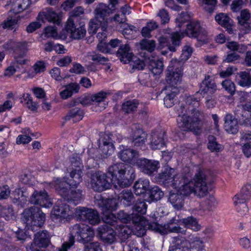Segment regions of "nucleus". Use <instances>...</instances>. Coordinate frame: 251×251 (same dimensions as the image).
<instances>
[{
    "instance_id": "obj_1",
    "label": "nucleus",
    "mask_w": 251,
    "mask_h": 251,
    "mask_svg": "<svg viewBox=\"0 0 251 251\" xmlns=\"http://www.w3.org/2000/svg\"><path fill=\"white\" fill-rule=\"evenodd\" d=\"M199 101L193 96L186 97V105L181 104L180 106L181 113L177 119L178 126L186 131H192L196 134L200 133L202 123L200 119V112L197 109L199 106Z\"/></svg>"
},
{
    "instance_id": "obj_2",
    "label": "nucleus",
    "mask_w": 251,
    "mask_h": 251,
    "mask_svg": "<svg viewBox=\"0 0 251 251\" xmlns=\"http://www.w3.org/2000/svg\"><path fill=\"white\" fill-rule=\"evenodd\" d=\"M107 174L113 184L122 188L129 186L132 182V176L134 177L133 169L123 163L114 164L108 168Z\"/></svg>"
},
{
    "instance_id": "obj_3",
    "label": "nucleus",
    "mask_w": 251,
    "mask_h": 251,
    "mask_svg": "<svg viewBox=\"0 0 251 251\" xmlns=\"http://www.w3.org/2000/svg\"><path fill=\"white\" fill-rule=\"evenodd\" d=\"M169 251H206L204 241L200 237L194 234L185 237H174L173 245Z\"/></svg>"
},
{
    "instance_id": "obj_4",
    "label": "nucleus",
    "mask_w": 251,
    "mask_h": 251,
    "mask_svg": "<svg viewBox=\"0 0 251 251\" xmlns=\"http://www.w3.org/2000/svg\"><path fill=\"white\" fill-rule=\"evenodd\" d=\"M45 214L36 206H32L25 209L22 219L27 226L41 227L45 221Z\"/></svg>"
},
{
    "instance_id": "obj_5",
    "label": "nucleus",
    "mask_w": 251,
    "mask_h": 251,
    "mask_svg": "<svg viewBox=\"0 0 251 251\" xmlns=\"http://www.w3.org/2000/svg\"><path fill=\"white\" fill-rule=\"evenodd\" d=\"M184 62L176 59H172L166 70V81L170 85L175 86L179 84L183 75Z\"/></svg>"
},
{
    "instance_id": "obj_6",
    "label": "nucleus",
    "mask_w": 251,
    "mask_h": 251,
    "mask_svg": "<svg viewBox=\"0 0 251 251\" xmlns=\"http://www.w3.org/2000/svg\"><path fill=\"white\" fill-rule=\"evenodd\" d=\"M192 182L194 185V195L201 198L208 193L207 178L203 171L200 169L197 170Z\"/></svg>"
},
{
    "instance_id": "obj_7",
    "label": "nucleus",
    "mask_w": 251,
    "mask_h": 251,
    "mask_svg": "<svg viewBox=\"0 0 251 251\" xmlns=\"http://www.w3.org/2000/svg\"><path fill=\"white\" fill-rule=\"evenodd\" d=\"M71 235L75 238L78 236V241L83 244L90 242L94 236V230L88 226L82 223L76 224L70 228Z\"/></svg>"
},
{
    "instance_id": "obj_8",
    "label": "nucleus",
    "mask_w": 251,
    "mask_h": 251,
    "mask_svg": "<svg viewBox=\"0 0 251 251\" xmlns=\"http://www.w3.org/2000/svg\"><path fill=\"white\" fill-rule=\"evenodd\" d=\"M113 183L110 177L107 174L97 172L91 175L90 184L92 188L97 192H102L109 189Z\"/></svg>"
},
{
    "instance_id": "obj_9",
    "label": "nucleus",
    "mask_w": 251,
    "mask_h": 251,
    "mask_svg": "<svg viewBox=\"0 0 251 251\" xmlns=\"http://www.w3.org/2000/svg\"><path fill=\"white\" fill-rule=\"evenodd\" d=\"M226 45L228 49L232 51V52H227L224 60V61L227 63H233L238 60L240 58V56L238 53H243L247 49L246 45L235 41L227 42Z\"/></svg>"
},
{
    "instance_id": "obj_10",
    "label": "nucleus",
    "mask_w": 251,
    "mask_h": 251,
    "mask_svg": "<svg viewBox=\"0 0 251 251\" xmlns=\"http://www.w3.org/2000/svg\"><path fill=\"white\" fill-rule=\"evenodd\" d=\"M181 176V174H176L174 169L166 168L158 174L156 179L160 184L166 187L171 186L174 188L176 181L179 180Z\"/></svg>"
},
{
    "instance_id": "obj_11",
    "label": "nucleus",
    "mask_w": 251,
    "mask_h": 251,
    "mask_svg": "<svg viewBox=\"0 0 251 251\" xmlns=\"http://www.w3.org/2000/svg\"><path fill=\"white\" fill-rule=\"evenodd\" d=\"M251 197V185L247 184L242 187L240 193L235 195L233 198L234 203L239 211H241L240 208L243 209L244 213L248 211V208L246 203Z\"/></svg>"
},
{
    "instance_id": "obj_12",
    "label": "nucleus",
    "mask_w": 251,
    "mask_h": 251,
    "mask_svg": "<svg viewBox=\"0 0 251 251\" xmlns=\"http://www.w3.org/2000/svg\"><path fill=\"white\" fill-rule=\"evenodd\" d=\"M110 94L109 91H101L89 97H86L82 98L80 102L83 105L88 104L90 103L91 102L94 103L100 107L99 110L101 111L106 108L107 104L105 102V100L107 97L110 95Z\"/></svg>"
},
{
    "instance_id": "obj_13",
    "label": "nucleus",
    "mask_w": 251,
    "mask_h": 251,
    "mask_svg": "<svg viewBox=\"0 0 251 251\" xmlns=\"http://www.w3.org/2000/svg\"><path fill=\"white\" fill-rule=\"evenodd\" d=\"M175 189L177 190V192L184 197L190 196L194 194V184L192 179L189 180L185 176L182 175L179 177V180H176L175 184Z\"/></svg>"
},
{
    "instance_id": "obj_14",
    "label": "nucleus",
    "mask_w": 251,
    "mask_h": 251,
    "mask_svg": "<svg viewBox=\"0 0 251 251\" xmlns=\"http://www.w3.org/2000/svg\"><path fill=\"white\" fill-rule=\"evenodd\" d=\"M77 210L80 220L86 221L92 225H98L100 223V219L97 211L84 207H79Z\"/></svg>"
},
{
    "instance_id": "obj_15",
    "label": "nucleus",
    "mask_w": 251,
    "mask_h": 251,
    "mask_svg": "<svg viewBox=\"0 0 251 251\" xmlns=\"http://www.w3.org/2000/svg\"><path fill=\"white\" fill-rule=\"evenodd\" d=\"M136 165L144 174L152 176L159 168L158 161L145 158H140L136 161Z\"/></svg>"
},
{
    "instance_id": "obj_16",
    "label": "nucleus",
    "mask_w": 251,
    "mask_h": 251,
    "mask_svg": "<svg viewBox=\"0 0 251 251\" xmlns=\"http://www.w3.org/2000/svg\"><path fill=\"white\" fill-rule=\"evenodd\" d=\"M66 29L70 34V37L74 39H80L83 38L86 33L85 24L80 22L78 26H76L72 19H69L66 24Z\"/></svg>"
},
{
    "instance_id": "obj_17",
    "label": "nucleus",
    "mask_w": 251,
    "mask_h": 251,
    "mask_svg": "<svg viewBox=\"0 0 251 251\" xmlns=\"http://www.w3.org/2000/svg\"><path fill=\"white\" fill-rule=\"evenodd\" d=\"M217 90V85L212 78L209 75H206L204 79L200 85V89L197 93H200L203 97L212 96Z\"/></svg>"
},
{
    "instance_id": "obj_18",
    "label": "nucleus",
    "mask_w": 251,
    "mask_h": 251,
    "mask_svg": "<svg viewBox=\"0 0 251 251\" xmlns=\"http://www.w3.org/2000/svg\"><path fill=\"white\" fill-rule=\"evenodd\" d=\"M186 35L190 37L204 40L207 36V32L202 27L199 22L192 21L187 25L185 30Z\"/></svg>"
},
{
    "instance_id": "obj_19",
    "label": "nucleus",
    "mask_w": 251,
    "mask_h": 251,
    "mask_svg": "<svg viewBox=\"0 0 251 251\" xmlns=\"http://www.w3.org/2000/svg\"><path fill=\"white\" fill-rule=\"evenodd\" d=\"M130 139L134 147H141L145 145L147 140V134L138 125L132 127Z\"/></svg>"
},
{
    "instance_id": "obj_20",
    "label": "nucleus",
    "mask_w": 251,
    "mask_h": 251,
    "mask_svg": "<svg viewBox=\"0 0 251 251\" xmlns=\"http://www.w3.org/2000/svg\"><path fill=\"white\" fill-rule=\"evenodd\" d=\"M111 9L104 4H100L95 9V18L100 23L101 29L104 30L107 26L108 17Z\"/></svg>"
},
{
    "instance_id": "obj_21",
    "label": "nucleus",
    "mask_w": 251,
    "mask_h": 251,
    "mask_svg": "<svg viewBox=\"0 0 251 251\" xmlns=\"http://www.w3.org/2000/svg\"><path fill=\"white\" fill-rule=\"evenodd\" d=\"M95 204L101 208L102 212L115 211L118 207V201L116 199H104L101 196L95 198Z\"/></svg>"
},
{
    "instance_id": "obj_22",
    "label": "nucleus",
    "mask_w": 251,
    "mask_h": 251,
    "mask_svg": "<svg viewBox=\"0 0 251 251\" xmlns=\"http://www.w3.org/2000/svg\"><path fill=\"white\" fill-rule=\"evenodd\" d=\"M166 131L164 129L152 132L151 137L150 147L152 150H160L165 146Z\"/></svg>"
},
{
    "instance_id": "obj_23",
    "label": "nucleus",
    "mask_w": 251,
    "mask_h": 251,
    "mask_svg": "<svg viewBox=\"0 0 251 251\" xmlns=\"http://www.w3.org/2000/svg\"><path fill=\"white\" fill-rule=\"evenodd\" d=\"M99 236L104 243L112 244L116 240V234L114 230L107 225L100 226L98 228Z\"/></svg>"
},
{
    "instance_id": "obj_24",
    "label": "nucleus",
    "mask_w": 251,
    "mask_h": 251,
    "mask_svg": "<svg viewBox=\"0 0 251 251\" xmlns=\"http://www.w3.org/2000/svg\"><path fill=\"white\" fill-rule=\"evenodd\" d=\"M69 212V206L58 201L51 212V217L53 219L61 221L67 218Z\"/></svg>"
},
{
    "instance_id": "obj_25",
    "label": "nucleus",
    "mask_w": 251,
    "mask_h": 251,
    "mask_svg": "<svg viewBox=\"0 0 251 251\" xmlns=\"http://www.w3.org/2000/svg\"><path fill=\"white\" fill-rule=\"evenodd\" d=\"M118 157L123 161L136 165V161L139 157L137 151L130 148H124L118 153Z\"/></svg>"
},
{
    "instance_id": "obj_26",
    "label": "nucleus",
    "mask_w": 251,
    "mask_h": 251,
    "mask_svg": "<svg viewBox=\"0 0 251 251\" xmlns=\"http://www.w3.org/2000/svg\"><path fill=\"white\" fill-rule=\"evenodd\" d=\"M29 202L42 207L48 206L50 203L48 195L45 190L34 191L30 198Z\"/></svg>"
},
{
    "instance_id": "obj_27",
    "label": "nucleus",
    "mask_w": 251,
    "mask_h": 251,
    "mask_svg": "<svg viewBox=\"0 0 251 251\" xmlns=\"http://www.w3.org/2000/svg\"><path fill=\"white\" fill-rule=\"evenodd\" d=\"M117 57L125 64L130 62L134 54L128 44H126L120 46L116 52Z\"/></svg>"
},
{
    "instance_id": "obj_28",
    "label": "nucleus",
    "mask_w": 251,
    "mask_h": 251,
    "mask_svg": "<svg viewBox=\"0 0 251 251\" xmlns=\"http://www.w3.org/2000/svg\"><path fill=\"white\" fill-rule=\"evenodd\" d=\"M224 128L228 133L236 134L239 130L238 121L230 114H227L224 118Z\"/></svg>"
},
{
    "instance_id": "obj_29",
    "label": "nucleus",
    "mask_w": 251,
    "mask_h": 251,
    "mask_svg": "<svg viewBox=\"0 0 251 251\" xmlns=\"http://www.w3.org/2000/svg\"><path fill=\"white\" fill-rule=\"evenodd\" d=\"M99 145L100 149L101 151V156L106 158L111 154L114 150V146L109 136L104 137L101 141Z\"/></svg>"
},
{
    "instance_id": "obj_30",
    "label": "nucleus",
    "mask_w": 251,
    "mask_h": 251,
    "mask_svg": "<svg viewBox=\"0 0 251 251\" xmlns=\"http://www.w3.org/2000/svg\"><path fill=\"white\" fill-rule=\"evenodd\" d=\"M54 186L58 194L65 200L70 193V186H71L69 182L57 178L54 181Z\"/></svg>"
},
{
    "instance_id": "obj_31",
    "label": "nucleus",
    "mask_w": 251,
    "mask_h": 251,
    "mask_svg": "<svg viewBox=\"0 0 251 251\" xmlns=\"http://www.w3.org/2000/svg\"><path fill=\"white\" fill-rule=\"evenodd\" d=\"M38 19L44 22L46 19L49 22L59 25L60 19L58 14L50 8H47L45 11L40 13L38 15Z\"/></svg>"
},
{
    "instance_id": "obj_32",
    "label": "nucleus",
    "mask_w": 251,
    "mask_h": 251,
    "mask_svg": "<svg viewBox=\"0 0 251 251\" xmlns=\"http://www.w3.org/2000/svg\"><path fill=\"white\" fill-rule=\"evenodd\" d=\"M33 240L41 248H46L50 243V236L47 230L37 232Z\"/></svg>"
},
{
    "instance_id": "obj_33",
    "label": "nucleus",
    "mask_w": 251,
    "mask_h": 251,
    "mask_svg": "<svg viewBox=\"0 0 251 251\" xmlns=\"http://www.w3.org/2000/svg\"><path fill=\"white\" fill-rule=\"evenodd\" d=\"M216 21L226 29L229 33L232 32V20L225 13H220L215 17Z\"/></svg>"
},
{
    "instance_id": "obj_34",
    "label": "nucleus",
    "mask_w": 251,
    "mask_h": 251,
    "mask_svg": "<svg viewBox=\"0 0 251 251\" xmlns=\"http://www.w3.org/2000/svg\"><path fill=\"white\" fill-rule=\"evenodd\" d=\"M250 13L247 9L243 10L240 12V16L237 17L239 24L245 28V32L247 33L251 30V19Z\"/></svg>"
},
{
    "instance_id": "obj_35",
    "label": "nucleus",
    "mask_w": 251,
    "mask_h": 251,
    "mask_svg": "<svg viewBox=\"0 0 251 251\" xmlns=\"http://www.w3.org/2000/svg\"><path fill=\"white\" fill-rule=\"evenodd\" d=\"M241 125L246 126H251V114L245 111L241 107L235 113Z\"/></svg>"
},
{
    "instance_id": "obj_36",
    "label": "nucleus",
    "mask_w": 251,
    "mask_h": 251,
    "mask_svg": "<svg viewBox=\"0 0 251 251\" xmlns=\"http://www.w3.org/2000/svg\"><path fill=\"white\" fill-rule=\"evenodd\" d=\"M79 88L80 87L77 83H72L68 84L65 86V89L60 92V97L64 100L67 99L71 97L73 94L78 92Z\"/></svg>"
},
{
    "instance_id": "obj_37",
    "label": "nucleus",
    "mask_w": 251,
    "mask_h": 251,
    "mask_svg": "<svg viewBox=\"0 0 251 251\" xmlns=\"http://www.w3.org/2000/svg\"><path fill=\"white\" fill-rule=\"evenodd\" d=\"M150 186V181L147 179H140L136 181L133 188L136 195H140L146 192Z\"/></svg>"
},
{
    "instance_id": "obj_38",
    "label": "nucleus",
    "mask_w": 251,
    "mask_h": 251,
    "mask_svg": "<svg viewBox=\"0 0 251 251\" xmlns=\"http://www.w3.org/2000/svg\"><path fill=\"white\" fill-rule=\"evenodd\" d=\"M148 69L153 75H159L164 70L163 62L161 60H150Z\"/></svg>"
},
{
    "instance_id": "obj_39",
    "label": "nucleus",
    "mask_w": 251,
    "mask_h": 251,
    "mask_svg": "<svg viewBox=\"0 0 251 251\" xmlns=\"http://www.w3.org/2000/svg\"><path fill=\"white\" fill-rule=\"evenodd\" d=\"M119 198L125 206L131 205L135 201V197L132 191L128 190H123L120 194Z\"/></svg>"
},
{
    "instance_id": "obj_40",
    "label": "nucleus",
    "mask_w": 251,
    "mask_h": 251,
    "mask_svg": "<svg viewBox=\"0 0 251 251\" xmlns=\"http://www.w3.org/2000/svg\"><path fill=\"white\" fill-rule=\"evenodd\" d=\"M237 84L242 87H250L251 86V75L246 71L240 72L238 74Z\"/></svg>"
},
{
    "instance_id": "obj_41",
    "label": "nucleus",
    "mask_w": 251,
    "mask_h": 251,
    "mask_svg": "<svg viewBox=\"0 0 251 251\" xmlns=\"http://www.w3.org/2000/svg\"><path fill=\"white\" fill-rule=\"evenodd\" d=\"M178 93V91L177 89L175 87L173 89V91L172 90L170 92L167 94L164 98V103L167 107L170 108L172 107L177 101L176 95Z\"/></svg>"
},
{
    "instance_id": "obj_42",
    "label": "nucleus",
    "mask_w": 251,
    "mask_h": 251,
    "mask_svg": "<svg viewBox=\"0 0 251 251\" xmlns=\"http://www.w3.org/2000/svg\"><path fill=\"white\" fill-rule=\"evenodd\" d=\"M131 215V221L132 223L136 224V229L138 230L137 234L139 236H143L146 233V230L144 228H142L140 224L143 219L142 215L143 214H138L137 213L133 212Z\"/></svg>"
},
{
    "instance_id": "obj_43",
    "label": "nucleus",
    "mask_w": 251,
    "mask_h": 251,
    "mask_svg": "<svg viewBox=\"0 0 251 251\" xmlns=\"http://www.w3.org/2000/svg\"><path fill=\"white\" fill-rule=\"evenodd\" d=\"M82 191L80 189H72L68 195L66 201L75 205L78 204L82 199Z\"/></svg>"
},
{
    "instance_id": "obj_44",
    "label": "nucleus",
    "mask_w": 251,
    "mask_h": 251,
    "mask_svg": "<svg viewBox=\"0 0 251 251\" xmlns=\"http://www.w3.org/2000/svg\"><path fill=\"white\" fill-rule=\"evenodd\" d=\"M83 117V112L79 108L75 107L70 110L64 117L66 121L73 119L74 121L77 122L82 120Z\"/></svg>"
},
{
    "instance_id": "obj_45",
    "label": "nucleus",
    "mask_w": 251,
    "mask_h": 251,
    "mask_svg": "<svg viewBox=\"0 0 251 251\" xmlns=\"http://www.w3.org/2000/svg\"><path fill=\"white\" fill-rule=\"evenodd\" d=\"M181 222L186 227L191 228L195 231H198L201 229V226L198 224L197 219L192 216L182 219Z\"/></svg>"
},
{
    "instance_id": "obj_46",
    "label": "nucleus",
    "mask_w": 251,
    "mask_h": 251,
    "mask_svg": "<svg viewBox=\"0 0 251 251\" xmlns=\"http://www.w3.org/2000/svg\"><path fill=\"white\" fill-rule=\"evenodd\" d=\"M85 58L100 64H103L108 61V58L105 57L96 51L88 52L85 55Z\"/></svg>"
},
{
    "instance_id": "obj_47",
    "label": "nucleus",
    "mask_w": 251,
    "mask_h": 251,
    "mask_svg": "<svg viewBox=\"0 0 251 251\" xmlns=\"http://www.w3.org/2000/svg\"><path fill=\"white\" fill-rule=\"evenodd\" d=\"M182 197L178 192L177 193H171L169 197V200L175 208L179 209L183 205Z\"/></svg>"
},
{
    "instance_id": "obj_48",
    "label": "nucleus",
    "mask_w": 251,
    "mask_h": 251,
    "mask_svg": "<svg viewBox=\"0 0 251 251\" xmlns=\"http://www.w3.org/2000/svg\"><path fill=\"white\" fill-rule=\"evenodd\" d=\"M208 140L207 148L211 151L218 152L223 150L222 145L218 143L215 136L209 135L208 137Z\"/></svg>"
},
{
    "instance_id": "obj_49",
    "label": "nucleus",
    "mask_w": 251,
    "mask_h": 251,
    "mask_svg": "<svg viewBox=\"0 0 251 251\" xmlns=\"http://www.w3.org/2000/svg\"><path fill=\"white\" fill-rule=\"evenodd\" d=\"M163 196V192L158 186H155L149 190V199L150 201L160 200Z\"/></svg>"
},
{
    "instance_id": "obj_50",
    "label": "nucleus",
    "mask_w": 251,
    "mask_h": 251,
    "mask_svg": "<svg viewBox=\"0 0 251 251\" xmlns=\"http://www.w3.org/2000/svg\"><path fill=\"white\" fill-rule=\"evenodd\" d=\"M81 170H72L70 173L71 179L69 182L72 187H76L82 181Z\"/></svg>"
},
{
    "instance_id": "obj_51",
    "label": "nucleus",
    "mask_w": 251,
    "mask_h": 251,
    "mask_svg": "<svg viewBox=\"0 0 251 251\" xmlns=\"http://www.w3.org/2000/svg\"><path fill=\"white\" fill-rule=\"evenodd\" d=\"M139 102L137 100H127L122 104V110L126 113H131L136 111Z\"/></svg>"
},
{
    "instance_id": "obj_52",
    "label": "nucleus",
    "mask_w": 251,
    "mask_h": 251,
    "mask_svg": "<svg viewBox=\"0 0 251 251\" xmlns=\"http://www.w3.org/2000/svg\"><path fill=\"white\" fill-rule=\"evenodd\" d=\"M12 47L14 49V51L21 57L24 56L27 50V43L25 42H12Z\"/></svg>"
},
{
    "instance_id": "obj_53",
    "label": "nucleus",
    "mask_w": 251,
    "mask_h": 251,
    "mask_svg": "<svg viewBox=\"0 0 251 251\" xmlns=\"http://www.w3.org/2000/svg\"><path fill=\"white\" fill-rule=\"evenodd\" d=\"M111 212H102V220L105 224L115 226L117 224V218Z\"/></svg>"
},
{
    "instance_id": "obj_54",
    "label": "nucleus",
    "mask_w": 251,
    "mask_h": 251,
    "mask_svg": "<svg viewBox=\"0 0 251 251\" xmlns=\"http://www.w3.org/2000/svg\"><path fill=\"white\" fill-rule=\"evenodd\" d=\"M21 102L26 105L31 111H36L37 108V104L33 101L31 97L28 94H24Z\"/></svg>"
},
{
    "instance_id": "obj_55",
    "label": "nucleus",
    "mask_w": 251,
    "mask_h": 251,
    "mask_svg": "<svg viewBox=\"0 0 251 251\" xmlns=\"http://www.w3.org/2000/svg\"><path fill=\"white\" fill-rule=\"evenodd\" d=\"M147 205L143 200L139 199L133 207V212L140 214H145L147 212Z\"/></svg>"
},
{
    "instance_id": "obj_56",
    "label": "nucleus",
    "mask_w": 251,
    "mask_h": 251,
    "mask_svg": "<svg viewBox=\"0 0 251 251\" xmlns=\"http://www.w3.org/2000/svg\"><path fill=\"white\" fill-rule=\"evenodd\" d=\"M201 4L205 11L211 13L215 9L217 0H198Z\"/></svg>"
},
{
    "instance_id": "obj_57",
    "label": "nucleus",
    "mask_w": 251,
    "mask_h": 251,
    "mask_svg": "<svg viewBox=\"0 0 251 251\" xmlns=\"http://www.w3.org/2000/svg\"><path fill=\"white\" fill-rule=\"evenodd\" d=\"M140 46L141 50H146L150 52H151L154 50L156 44L153 40L143 39L140 42Z\"/></svg>"
},
{
    "instance_id": "obj_58",
    "label": "nucleus",
    "mask_w": 251,
    "mask_h": 251,
    "mask_svg": "<svg viewBox=\"0 0 251 251\" xmlns=\"http://www.w3.org/2000/svg\"><path fill=\"white\" fill-rule=\"evenodd\" d=\"M217 204L215 198L213 196L209 197L202 203V208L208 211H212L216 207Z\"/></svg>"
},
{
    "instance_id": "obj_59",
    "label": "nucleus",
    "mask_w": 251,
    "mask_h": 251,
    "mask_svg": "<svg viewBox=\"0 0 251 251\" xmlns=\"http://www.w3.org/2000/svg\"><path fill=\"white\" fill-rule=\"evenodd\" d=\"M0 212L1 216L6 220H13L15 218L13 209L10 206L2 207Z\"/></svg>"
},
{
    "instance_id": "obj_60",
    "label": "nucleus",
    "mask_w": 251,
    "mask_h": 251,
    "mask_svg": "<svg viewBox=\"0 0 251 251\" xmlns=\"http://www.w3.org/2000/svg\"><path fill=\"white\" fill-rule=\"evenodd\" d=\"M18 19L17 17H8L3 24L4 28L13 29L17 27Z\"/></svg>"
},
{
    "instance_id": "obj_61",
    "label": "nucleus",
    "mask_w": 251,
    "mask_h": 251,
    "mask_svg": "<svg viewBox=\"0 0 251 251\" xmlns=\"http://www.w3.org/2000/svg\"><path fill=\"white\" fill-rule=\"evenodd\" d=\"M183 37L182 34L178 32H174L172 34V42L173 45L170 46L169 49L171 51H175L176 50L175 47L179 46L180 43V40Z\"/></svg>"
},
{
    "instance_id": "obj_62",
    "label": "nucleus",
    "mask_w": 251,
    "mask_h": 251,
    "mask_svg": "<svg viewBox=\"0 0 251 251\" xmlns=\"http://www.w3.org/2000/svg\"><path fill=\"white\" fill-rule=\"evenodd\" d=\"M223 87L230 95L233 96L235 92V85L229 79H226L222 83Z\"/></svg>"
},
{
    "instance_id": "obj_63",
    "label": "nucleus",
    "mask_w": 251,
    "mask_h": 251,
    "mask_svg": "<svg viewBox=\"0 0 251 251\" xmlns=\"http://www.w3.org/2000/svg\"><path fill=\"white\" fill-rule=\"evenodd\" d=\"M75 238L71 235L69 236L68 240L64 242L61 247L58 248V251H68L75 244Z\"/></svg>"
},
{
    "instance_id": "obj_64",
    "label": "nucleus",
    "mask_w": 251,
    "mask_h": 251,
    "mask_svg": "<svg viewBox=\"0 0 251 251\" xmlns=\"http://www.w3.org/2000/svg\"><path fill=\"white\" fill-rule=\"evenodd\" d=\"M128 63L130 64L133 69H136L138 70H143L145 67L144 62L134 56L130 60V62Z\"/></svg>"
}]
</instances>
